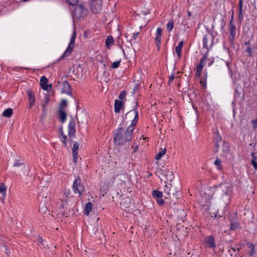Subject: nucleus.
Masks as SVG:
<instances>
[{
    "label": "nucleus",
    "mask_w": 257,
    "mask_h": 257,
    "mask_svg": "<svg viewBox=\"0 0 257 257\" xmlns=\"http://www.w3.org/2000/svg\"><path fill=\"white\" fill-rule=\"evenodd\" d=\"M137 107L138 103L137 102L136 105L133 107V110L130 111L126 114V115H127L133 111H134L135 113V117L132 120L131 125L127 127L126 130H124L122 127H118L115 130V133L114 136V143L115 145H123L126 142L132 140L135 126L139 119V112Z\"/></svg>",
    "instance_id": "nucleus-1"
},
{
    "label": "nucleus",
    "mask_w": 257,
    "mask_h": 257,
    "mask_svg": "<svg viewBox=\"0 0 257 257\" xmlns=\"http://www.w3.org/2000/svg\"><path fill=\"white\" fill-rule=\"evenodd\" d=\"M214 41V38L212 36L210 37L208 35H204L203 37V47L207 50L202 58L200 60L199 63L197 65L196 68L195 76L196 77H200L203 68L205 66V62L208 57V52L210 47H212Z\"/></svg>",
    "instance_id": "nucleus-2"
},
{
    "label": "nucleus",
    "mask_w": 257,
    "mask_h": 257,
    "mask_svg": "<svg viewBox=\"0 0 257 257\" xmlns=\"http://www.w3.org/2000/svg\"><path fill=\"white\" fill-rule=\"evenodd\" d=\"M76 37V33L75 31H74L73 33L72 34L70 43L66 50L65 51L63 55L58 59H57L56 62H58L60 60L63 59L65 57L68 56L71 54L75 46Z\"/></svg>",
    "instance_id": "nucleus-3"
},
{
    "label": "nucleus",
    "mask_w": 257,
    "mask_h": 257,
    "mask_svg": "<svg viewBox=\"0 0 257 257\" xmlns=\"http://www.w3.org/2000/svg\"><path fill=\"white\" fill-rule=\"evenodd\" d=\"M72 189L75 194H82L84 191L83 185L81 183V180L79 177L75 178L72 186Z\"/></svg>",
    "instance_id": "nucleus-4"
},
{
    "label": "nucleus",
    "mask_w": 257,
    "mask_h": 257,
    "mask_svg": "<svg viewBox=\"0 0 257 257\" xmlns=\"http://www.w3.org/2000/svg\"><path fill=\"white\" fill-rule=\"evenodd\" d=\"M75 121L73 117H71L70 119L69 123H68V135L69 136V139L68 140L69 142L71 144L72 141V138L75 137V133L76 132L75 130Z\"/></svg>",
    "instance_id": "nucleus-5"
},
{
    "label": "nucleus",
    "mask_w": 257,
    "mask_h": 257,
    "mask_svg": "<svg viewBox=\"0 0 257 257\" xmlns=\"http://www.w3.org/2000/svg\"><path fill=\"white\" fill-rule=\"evenodd\" d=\"M229 32L228 37L229 42L231 46L234 45V40L236 35V27L233 22H229Z\"/></svg>",
    "instance_id": "nucleus-6"
},
{
    "label": "nucleus",
    "mask_w": 257,
    "mask_h": 257,
    "mask_svg": "<svg viewBox=\"0 0 257 257\" xmlns=\"http://www.w3.org/2000/svg\"><path fill=\"white\" fill-rule=\"evenodd\" d=\"M91 10L94 13H98L102 9V0H90Z\"/></svg>",
    "instance_id": "nucleus-7"
},
{
    "label": "nucleus",
    "mask_w": 257,
    "mask_h": 257,
    "mask_svg": "<svg viewBox=\"0 0 257 257\" xmlns=\"http://www.w3.org/2000/svg\"><path fill=\"white\" fill-rule=\"evenodd\" d=\"M220 188L223 192V196L228 197L231 193L232 188L231 184L228 183H224L220 185Z\"/></svg>",
    "instance_id": "nucleus-8"
},
{
    "label": "nucleus",
    "mask_w": 257,
    "mask_h": 257,
    "mask_svg": "<svg viewBox=\"0 0 257 257\" xmlns=\"http://www.w3.org/2000/svg\"><path fill=\"white\" fill-rule=\"evenodd\" d=\"M204 242L206 247L212 248L216 247L215 238L212 235L205 237L204 239Z\"/></svg>",
    "instance_id": "nucleus-9"
},
{
    "label": "nucleus",
    "mask_w": 257,
    "mask_h": 257,
    "mask_svg": "<svg viewBox=\"0 0 257 257\" xmlns=\"http://www.w3.org/2000/svg\"><path fill=\"white\" fill-rule=\"evenodd\" d=\"M79 144L74 142L72 147V155L73 158V162L76 163L78 159V151L79 150Z\"/></svg>",
    "instance_id": "nucleus-10"
},
{
    "label": "nucleus",
    "mask_w": 257,
    "mask_h": 257,
    "mask_svg": "<svg viewBox=\"0 0 257 257\" xmlns=\"http://www.w3.org/2000/svg\"><path fill=\"white\" fill-rule=\"evenodd\" d=\"M27 94L28 95L29 101L28 108L31 109L34 105L35 102L34 94L31 90H28L27 91Z\"/></svg>",
    "instance_id": "nucleus-11"
},
{
    "label": "nucleus",
    "mask_w": 257,
    "mask_h": 257,
    "mask_svg": "<svg viewBox=\"0 0 257 257\" xmlns=\"http://www.w3.org/2000/svg\"><path fill=\"white\" fill-rule=\"evenodd\" d=\"M62 92L66 93L69 96L72 95V92L71 91V87L68 81H65L62 82Z\"/></svg>",
    "instance_id": "nucleus-12"
},
{
    "label": "nucleus",
    "mask_w": 257,
    "mask_h": 257,
    "mask_svg": "<svg viewBox=\"0 0 257 257\" xmlns=\"http://www.w3.org/2000/svg\"><path fill=\"white\" fill-rule=\"evenodd\" d=\"M162 29L161 28H158L156 30V36H155V42L157 47L159 49L161 46V40L162 35Z\"/></svg>",
    "instance_id": "nucleus-13"
},
{
    "label": "nucleus",
    "mask_w": 257,
    "mask_h": 257,
    "mask_svg": "<svg viewBox=\"0 0 257 257\" xmlns=\"http://www.w3.org/2000/svg\"><path fill=\"white\" fill-rule=\"evenodd\" d=\"M175 191V187H173L172 184H169L168 185H166L164 188V192L166 194H167V196H165V198H168L172 194H174V192Z\"/></svg>",
    "instance_id": "nucleus-14"
},
{
    "label": "nucleus",
    "mask_w": 257,
    "mask_h": 257,
    "mask_svg": "<svg viewBox=\"0 0 257 257\" xmlns=\"http://www.w3.org/2000/svg\"><path fill=\"white\" fill-rule=\"evenodd\" d=\"M124 105L123 102L122 101L118 100L117 99L114 101V111L115 113L120 112L122 106Z\"/></svg>",
    "instance_id": "nucleus-15"
},
{
    "label": "nucleus",
    "mask_w": 257,
    "mask_h": 257,
    "mask_svg": "<svg viewBox=\"0 0 257 257\" xmlns=\"http://www.w3.org/2000/svg\"><path fill=\"white\" fill-rule=\"evenodd\" d=\"M48 79L45 76H43L41 77L40 79V83L41 85V88L45 90H47L48 88Z\"/></svg>",
    "instance_id": "nucleus-16"
},
{
    "label": "nucleus",
    "mask_w": 257,
    "mask_h": 257,
    "mask_svg": "<svg viewBox=\"0 0 257 257\" xmlns=\"http://www.w3.org/2000/svg\"><path fill=\"white\" fill-rule=\"evenodd\" d=\"M58 114L60 120L62 123H64L66 121L67 117V114L66 112L61 108H59Z\"/></svg>",
    "instance_id": "nucleus-17"
},
{
    "label": "nucleus",
    "mask_w": 257,
    "mask_h": 257,
    "mask_svg": "<svg viewBox=\"0 0 257 257\" xmlns=\"http://www.w3.org/2000/svg\"><path fill=\"white\" fill-rule=\"evenodd\" d=\"M242 6H243L242 0H239V3H238L239 13H238V20L240 22H241L243 19Z\"/></svg>",
    "instance_id": "nucleus-18"
},
{
    "label": "nucleus",
    "mask_w": 257,
    "mask_h": 257,
    "mask_svg": "<svg viewBox=\"0 0 257 257\" xmlns=\"http://www.w3.org/2000/svg\"><path fill=\"white\" fill-rule=\"evenodd\" d=\"M60 133L61 135V138H60V140L62 142L63 146L65 148H68L67 143V137L65 135H64L62 127H61V128H60Z\"/></svg>",
    "instance_id": "nucleus-19"
},
{
    "label": "nucleus",
    "mask_w": 257,
    "mask_h": 257,
    "mask_svg": "<svg viewBox=\"0 0 257 257\" xmlns=\"http://www.w3.org/2000/svg\"><path fill=\"white\" fill-rule=\"evenodd\" d=\"M113 38L111 36H108L105 41V46L108 49H110L113 44Z\"/></svg>",
    "instance_id": "nucleus-20"
},
{
    "label": "nucleus",
    "mask_w": 257,
    "mask_h": 257,
    "mask_svg": "<svg viewBox=\"0 0 257 257\" xmlns=\"http://www.w3.org/2000/svg\"><path fill=\"white\" fill-rule=\"evenodd\" d=\"M92 208V204L91 202H89L86 204L84 209V214L86 215H88L91 211Z\"/></svg>",
    "instance_id": "nucleus-21"
},
{
    "label": "nucleus",
    "mask_w": 257,
    "mask_h": 257,
    "mask_svg": "<svg viewBox=\"0 0 257 257\" xmlns=\"http://www.w3.org/2000/svg\"><path fill=\"white\" fill-rule=\"evenodd\" d=\"M213 138H214V141L215 142V143H218L220 144L221 140H222V138L219 135V132L218 130H216V132H214V135H213Z\"/></svg>",
    "instance_id": "nucleus-22"
},
{
    "label": "nucleus",
    "mask_w": 257,
    "mask_h": 257,
    "mask_svg": "<svg viewBox=\"0 0 257 257\" xmlns=\"http://www.w3.org/2000/svg\"><path fill=\"white\" fill-rule=\"evenodd\" d=\"M13 110L12 108H9L5 109L3 112V115L5 117H9L13 114Z\"/></svg>",
    "instance_id": "nucleus-23"
},
{
    "label": "nucleus",
    "mask_w": 257,
    "mask_h": 257,
    "mask_svg": "<svg viewBox=\"0 0 257 257\" xmlns=\"http://www.w3.org/2000/svg\"><path fill=\"white\" fill-rule=\"evenodd\" d=\"M152 196L154 199L163 197V193L159 190H154L152 192Z\"/></svg>",
    "instance_id": "nucleus-24"
},
{
    "label": "nucleus",
    "mask_w": 257,
    "mask_h": 257,
    "mask_svg": "<svg viewBox=\"0 0 257 257\" xmlns=\"http://www.w3.org/2000/svg\"><path fill=\"white\" fill-rule=\"evenodd\" d=\"M239 227V223L237 221H231L230 222V229L235 230Z\"/></svg>",
    "instance_id": "nucleus-25"
},
{
    "label": "nucleus",
    "mask_w": 257,
    "mask_h": 257,
    "mask_svg": "<svg viewBox=\"0 0 257 257\" xmlns=\"http://www.w3.org/2000/svg\"><path fill=\"white\" fill-rule=\"evenodd\" d=\"M166 153V149L164 148L163 149H161V151L156 155L155 159L159 160L161 158V157L164 156Z\"/></svg>",
    "instance_id": "nucleus-26"
},
{
    "label": "nucleus",
    "mask_w": 257,
    "mask_h": 257,
    "mask_svg": "<svg viewBox=\"0 0 257 257\" xmlns=\"http://www.w3.org/2000/svg\"><path fill=\"white\" fill-rule=\"evenodd\" d=\"M49 97H45V102L43 103L42 104V109H43V114L44 115H45L46 114V107L48 104V102H49Z\"/></svg>",
    "instance_id": "nucleus-27"
},
{
    "label": "nucleus",
    "mask_w": 257,
    "mask_h": 257,
    "mask_svg": "<svg viewBox=\"0 0 257 257\" xmlns=\"http://www.w3.org/2000/svg\"><path fill=\"white\" fill-rule=\"evenodd\" d=\"M247 245L250 248L249 255V256H252L255 253V246L253 243H251L247 244Z\"/></svg>",
    "instance_id": "nucleus-28"
},
{
    "label": "nucleus",
    "mask_w": 257,
    "mask_h": 257,
    "mask_svg": "<svg viewBox=\"0 0 257 257\" xmlns=\"http://www.w3.org/2000/svg\"><path fill=\"white\" fill-rule=\"evenodd\" d=\"M6 187L4 183H0V193H2L3 196L6 195Z\"/></svg>",
    "instance_id": "nucleus-29"
},
{
    "label": "nucleus",
    "mask_w": 257,
    "mask_h": 257,
    "mask_svg": "<svg viewBox=\"0 0 257 257\" xmlns=\"http://www.w3.org/2000/svg\"><path fill=\"white\" fill-rule=\"evenodd\" d=\"M174 28V21L170 20L167 24V29L169 32L171 31Z\"/></svg>",
    "instance_id": "nucleus-30"
},
{
    "label": "nucleus",
    "mask_w": 257,
    "mask_h": 257,
    "mask_svg": "<svg viewBox=\"0 0 257 257\" xmlns=\"http://www.w3.org/2000/svg\"><path fill=\"white\" fill-rule=\"evenodd\" d=\"M120 62H121V59H119V60L116 61H114L113 63H112V64L110 66V68H113V69H116V68H118V67L120 65Z\"/></svg>",
    "instance_id": "nucleus-31"
},
{
    "label": "nucleus",
    "mask_w": 257,
    "mask_h": 257,
    "mask_svg": "<svg viewBox=\"0 0 257 257\" xmlns=\"http://www.w3.org/2000/svg\"><path fill=\"white\" fill-rule=\"evenodd\" d=\"M214 164L216 165L217 169H218L219 170L222 169L221 160L219 158H216V159L214 161Z\"/></svg>",
    "instance_id": "nucleus-32"
},
{
    "label": "nucleus",
    "mask_w": 257,
    "mask_h": 257,
    "mask_svg": "<svg viewBox=\"0 0 257 257\" xmlns=\"http://www.w3.org/2000/svg\"><path fill=\"white\" fill-rule=\"evenodd\" d=\"M13 166L15 167H19L20 166H22V167H23L24 166L25 168H26V166L25 165L24 163L20 162V161L18 160L15 161L13 164Z\"/></svg>",
    "instance_id": "nucleus-33"
},
{
    "label": "nucleus",
    "mask_w": 257,
    "mask_h": 257,
    "mask_svg": "<svg viewBox=\"0 0 257 257\" xmlns=\"http://www.w3.org/2000/svg\"><path fill=\"white\" fill-rule=\"evenodd\" d=\"M182 49V48L178 47L177 46H176V47H175V51L177 54V56H178V57L179 59H180V58L181 57Z\"/></svg>",
    "instance_id": "nucleus-34"
},
{
    "label": "nucleus",
    "mask_w": 257,
    "mask_h": 257,
    "mask_svg": "<svg viewBox=\"0 0 257 257\" xmlns=\"http://www.w3.org/2000/svg\"><path fill=\"white\" fill-rule=\"evenodd\" d=\"M246 51L247 53V55H248V57H252L253 54H252V49L250 47V46H248L247 47L246 49Z\"/></svg>",
    "instance_id": "nucleus-35"
},
{
    "label": "nucleus",
    "mask_w": 257,
    "mask_h": 257,
    "mask_svg": "<svg viewBox=\"0 0 257 257\" xmlns=\"http://www.w3.org/2000/svg\"><path fill=\"white\" fill-rule=\"evenodd\" d=\"M66 1L70 5L73 6H76L79 2L78 0H66Z\"/></svg>",
    "instance_id": "nucleus-36"
},
{
    "label": "nucleus",
    "mask_w": 257,
    "mask_h": 257,
    "mask_svg": "<svg viewBox=\"0 0 257 257\" xmlns=\"http://www.w3.org/2000/svg\"><path fill=\"white\" fill-rule=\"evenodd\" d=\"M126 96V92L125 90H122L120 92L119 96L118 98L120 100H122L124 98H125V97Z\"/></svg>",
    "instance_id": "nucleus-37"
},
{
    "label": "nucleus",
    "mask_w": 257,
    "mask_h": 257,
    "mask_svg": "<svg viewBox=\"0 0 257 257\" xmlns=\"http://www.w3.org/2000/svg\"><path fill=\"white\" fill-rule=\"evenodd\" d=\"M200 83L201 85L202 89H205L206 88L207 84H206V77L204 80H201L200 81Z\"/></svg>",
    "instance_id": "nucleus-38"
},
{
    "label": "nucleus",
    "mask_w": 257,
    "mask_h": 257,
    "mask_svg": "<svg viewBox=\"0 0 257 257\" xmlns=\"http://www.w3.org/2000/svg\"><path fill=\"white\" fill-rule=\"evenodd\" d=\"M155 199L159 205H163L165 203L164 200L162 199V198H158Z\"/></svg>",
    "instance_id": "nucleus-39"
},
{
    "label": "nucleus",
    "mask_w": 257,
    "mask_h": 257,
    "mask_svg": "<svg viewBox=\"0 0 257 257\" xmlns=\"http://www.w3.org/2000/svg\"><path fill=\"white\" fill-rule=\"evenodd\" d=\"M220 144L219 143H215V145L213 148V152L214 153H217L219 151V148L220 146Z\"/></svg>",
    "instance_id": "nucleus-40"
},
{
    "label": "nucleus",
    "mask_w": 257,
    "mask_h": 257,
    "mask_svg": "<svg viewBox=\"0 0 257 257\" xmlns=\"http://www.w3.org/2000/svg\"><path fill=\"white\" fill-rule=\"evenodd\" d=\"M139 34V32L133 33L132 34V36L131 37V38L130 39V41L136 40L137 39V37H138Z\"/></svg>",
    "instance_id": "nucleus-41"
},
{
    "label": "nucleus",
    "mask_w": 257,
    "mask_h": 257,
    "mask_svg": "<svg viewBox=\"0 0 257 257\" xmlns=\"http://www.w3.org/2000/svg\"><path fill=\"white\" fill-rule=\"evenodd\" d=\"M256 159V157H254V158H253L251 160V164L253 166L254 169L257 170V162L255 161Z\"/></svg>",
    "instance_id": "nucleus-42"
},
{
    "label": "nucleus",
    "mask_w": 257,
    "mask_h": 257,
    "mask_svg": "<svg viewBox=\"0 0 257 257\" xmlns=\"http://www.w3.org/2000/svg\"><path fill=\"white\" fill-rule=\"evenodd\" d=\"M67 103L66 100L63 99L61 102L59 108H61L63 109V107H66L67 106Z\"/></svg>",
    "instance_id": "nucleus-43"
},
{
    "label": "nucleus",
    "mask_w": 257,
    "mask_h": 257,
    "mask_svg": "<svg viewBox=\"0 0 257 257\" xmlns=\"http://www.w3.org/2000/svg\"><path fill=\"white\" fill-rule=\"evenodd\" d=\"M172 195L177 198H179L180 197V196H181V193L180 191H176L175 189V191L174 192V194H172Z\"/></svg>",
    "instance_id": "nucleus-44"
},
{
    "label": "nucleus",
    "mask_w": 257,
    "mask_h": 257,
    "mask_svg": "<svg viewBox=\"0 0 257 257\" xmlns=\"http://www.w3.org/2000/svg\"><path fill=\"white\" fill-rule=\"evenodd\" d=\"M84 5H83L80 4V5H79V7H77V8H76L75 9V10H76V11H77V10H79V11L80 13V14H81V13L83 12V10H84Z\"/></svg>",
    "instance_id": "nucleus-45"
},
{
    "label": "nucleus",
    "mask_w": 257,
    "mask_h": 257,
    "mask_svg": "<svg viewBox=\"0 0 257 257\" xmlns=\"http://www.w3.org/2000/svg\"><path fill=\"white\" fill-rule=\"evenodd\" d=\"M174 75L173 74H172L169 77V80H168V83L169 85H170L171 82H172V81L173 80V79H174Z\"/></svg>",
    "instance_id": "nucleus-46"
},
{
    "label": "nucleus",
    "mask_w": 257,
    "mask_h": 257,
    "mask_svg": "<svg viewBox=\"0 0 257 257\" xmlns=\"http://www.w3.org/2000/svg\"><path fill=\"white\" fill-rule=\"evenodd\" d=\"M207 60L209 61L208 62V67H210L211 66L212 64L214 63V59L213 58H209V59H207Z\"/></svg>",
    "instance_id": "nucleus-47"
},
{
    "label": "nucleus",
    "mask_w": 257,
    "mask_h": 257,
    "mask_svg": "<svg viewBox=\"0 0 257 257\" xmlns=\"http://www.w3.org/2000/svg\"><path fill=\"white\" fill-rule=\"evenodd\" d=\"M37 240L39 243L42 244H43V239L41 236H39L37 239Z\"/></svg>",
    "instance_id": "nucleus-48"
},
{
    "label": "nucleus",
    "mask_w": 257,
    "mask_h": 257,
    "mask_svg": "<svg viewBox=\"0 0 257 257\" xmlns=\"http://www.w3.org/2000/svg\"><path fill=\"white\" fill-rule=\"evenodd\" d=\"M183 44H184V41H181L178 44V45L177 46V47H180V48H183Z\"/></svg>",
    "instance_id": "nucleus-49"
},
{
    "label": "nucleus",
    "mask_w": 257,
    "mask_h": 257,
    "mask_svg": "<svg viewBox=\"0 0 257 257\" xmlns=\"http://www.w3.org/2000/svg\"><path fill=\"white\" fill-rule=\"evenodd\" d=\"M132 147L133 148V151L132 152V153H135L138 150V146H132Z\"/></svg>",
    "instance_id": "nucleus-50"
},
{
    "label": "nucleus",
    "mask_w": 257,
    "mask_h": 257,
    "mask_svg": "<svg viewBox=\"0 0 257 257\" xmlns=\"http://www.w3.org/2000/svg\"><path fill=\"white\" fill-rule=\"evenodd\" d=\"M233 22V12H232V15H231V18L230 22Z\"/></svg>",
    "instance_id": "nucleus-51"
},
{
    "label": "nucleus",
    "mask_w": 257,
    "mask_h": 257,
    "mask_svg": "<svg viewBox=\"0 0 257 257\" xmlns=\"http://www.w3.org/2000/svg\"><path fill=\"white\" fill-rule=\"evenodd\" d=\"M187 16L188 17H189L191 16V13L189 11H187Z\"/></svg>",
    "instance_id": "nucleus-52"
},
{
    "label": "nucleus",
    "mask_w": 257,
    "mask_h": 257,
    "mask_svg": "<svg viewBox=\"0 0 257 257\" xmlns=\"http://www.w3.org/2000/svg\"><path fill=\"white\" fill-rule=\"evenodd\" d=\"M6 253L7 254H9L10 252V250L7 249V246H6Z\"/></svg>",
    "instance_id": "nucleus-53"
},
{
    "label": "nucleus",
    "mask_w": 257,
    "mask_h": 257,
    "mask_svg": "<svg viewBox=\"0 0 257 257\" xmlns=\"http://www.w3.org/2000/svg\"><path fill=\"white\" fill-rule=\"evenodd\" d=\"M251 157H253V159L254 158V157H256L255 156V154L254 153H252L251 154Z\"/></svg>",
    "instance_id": "nucleus-54"
},
{
    "label": "nucleus",
    "mask_w": 257,
    "mask_h": 257,
    "mask_svg": "<svg viewBox=\"0 0 257 257\" xmlns=\"http://www.w3.org/2000/svg\"><path fill=\"white\" fill-rule=\"evenodd\" d=\"M231 249H232L233 251H235L236 249L235 247H231Z\"/></svg>",
    "instance_id": "nucleus-55"
},
{
    "label": "nucleus",
    "mask_w": 257,
    "mask_h": 257,
    "mask_svg": "<svg viewBox=\"0 0 257 257\" xmlns=\"http://www.w3.org/2000/svg\"><path fill=\"white\" fill-rule=\"evenodd\" d=\"M204 76H205L204 79H205L206 77V78L207 77V72H205L204 73Z\"/></svg>",
    "instance_id": "nucleus-56"
},
{
    "label": "nucleus",
    "mask_w": 257,
    "mask_h": 257,
    "mask_svg": "<svg viewBox=\"0 0 257 257\" xmlns=\"http://www.w3.org/2000/svg\"><path fill=\"white\" fill-rule=\"evenodd\" d=\"M245 45H248V46H250V44H249V42H245Z\"/></svg>",
    "instance_id": "nucleus-57"
},
{
    "label": "nucleus",
    "mask_w": 257,
    "mask_h": 257,
    "mask_svg": "<svg viewBox=\"0 0 257 257\" xmlns=\"http://www.w3.org/2000/svg\"><path fill=\"white\" fill-rule=\"evenodd\" d=\"M226 65H227V66H228V68H229V64H228V63H226Z\"/></svg>",
    "instance_id": "nucleus-58"
}]
</instances>
